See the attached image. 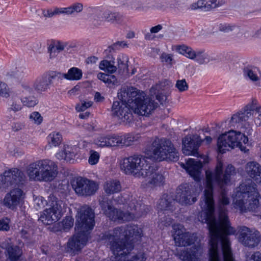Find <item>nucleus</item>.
Wrapping results in <instances>:
<instances>
[{"instance_id": "f257e3e1", "label": "nucleus", "mask_w": 261, "mask_h": 261, "mask_svg": "<svg viewBox=\"0 0 261 261\" xmlns=\"http://www.w3.org/2000/svg\"><path fill=\"white\" fill-rule=\"evenodd\" d=\"M206 188L200 201L198 219L207 225L210 233V261H228V204L226 187L227 169L218 161L214 173L206 171Z\"/></svg>"}, {"instance_id": "f03ea898", "label": "nucleus", "mask_w": 261, "mask_h": 261, "mask_svg": "<svg viewBox=\"0 0 261 261\" xmlns=\"http://www.w3.org/2000/svg\"><path fill=\"white\" fill-rule=\"evenodd\" d=\"M141 237L139 229L136 226H126L115 228L112 232H106L102 239L116 256L109 261H145L144 253L128 255L134 249V243Z\"/></svg>"}, {"instance_id": "7ed1b4c3", "label": "nucleus", "mask_w": 261, "mask_h": 261, "mask_svg": "<svg viewBox=\"0 0 261 261\" xmlns=\"http://www.w3.org/2000/svg\"><path fill=\"white\" fill-rule=\"evenodd\" d=\"M26 173L30 180L51 181L58 174V166L50 160H38L31 163L27 167Z\"/></svg>"}, {"instance_id": "20e7f679", "label": "nucleus", "mask_w": 261, "mask_h": 261, "mask_svg": "<svg viewBox=\"0 0 261 261\" xmlns=\"http://www.w3.org/2000/svg\"><path fill=\"white\" fill-rule=\"evenodd\" d=\"M36 204L39 208L44 207L46 204L48 208L44 210L39 218L45 225H51L58 221L62 217L64 203L58 199L54 195L51 194L46 201L42 197H38L35 199Z\"/></svg>"}, {"instance_id": "39448f33", "label": "nucleus", "mask_w": 261, "mask_h": 261, "mask_svg": "<svg viewBox=\"0 0 261 261\" xmlns=\"http://www.w3.org/2000/svg\"><path fill=\"white\" fill-rule=\"evenodd\" d=\"M148 160V158L145 156L135 154L124 159L121 168L127 174L145 178L150 176L153 171V166Z\"/></svg>"}, {"instance_id": "423d86ee", "label": "nucleus", "mask_w": 261, "mask_h": 261, "mask_svg": "<svg viewBox=\"0 0 261 261\" xmlns=\"http://www.w3.org/2000/svg\"><path fill=\"white\" fill-rule=\"evenodd\" d=\"M150 150L153 158L157 161L176 162L179 153L171 140L165 138H155L152 142Z\"/></svg>"}, {"instance_id": "0eeeda50", "label": "nucleus", "mask_w": 261, "mask_h": 261, "mask_svg": "<svg viewBox=\"0 0 261 261\" xmlns=\"http://www.w3.org/2000/svg\"><path fill=\"white\" fill-rule=\"evenodd\" d=\"M26 181L27 177L22 171L17 168H11L0 175V190L6 191L13 186L23 185Z\"/></svg>"}, {"instance_id": "6e6552de", "label": "nucleus", "mask_w": 261, "mask_h": 261, "mask_svg": "<svg viewBox=\"0 0 261 261\" xmlns=\"http://www.w3.org/2000/svg\"><path fill=\"white\" fill-rule=\"evenodd\" d=\"M94 211L88 205H84L78 211L75 229L76 231H85L89 233L95 225Z\"/></svg>"}, {"instance_id": "1a4fd4ad", "label": "nucleus", "mask_w": 261, "mask_h": 261, "mask_svg": "<svg viewBox=\"0 0 261 261\" xmlns=\"http://www.w3.org/2000/svg\"><path fill=\"white\" fill-rule=\"evenodd\" d=\"M71 184L76 194L83 196L94 195L99 187L98 184L95 181L82 177L73 179Z\"/></svg>"}, {"instance_id": "9d476101", "label": "nucleus", "mask_w": 261, "mask_h": 261, "mask_svg": "<svg viewBox=\"0 0 261 261\" xmlns=\"http://www.w3.org/2000/svg\"><path fill=\"white\" fill-rule=\"evenodd\" d=\"M158 106L157 102L151 97H147L143 92L135 99V102L132 106V109L135 114L142 116H148Z\"/></svg>"}, {"instance_id": "9b49d317", "label": "nucleus", "mask_w": 261, "mask_h": 261, "mask_svg": "<svg viewBox=\"0 0 261 261\" xmlns=\"http://www.w3.org/2000/svg\"><path fill=\"white\" fill-rule=\"evenodd\" d=\"M158 106L157 102L151 97H147L143 92L135 99V102L132 106V109L135 114L142 116H148Z\"/></svg>"}, {"instance_id": "f8f14e48", "label": "nucleus", "mask_w": 261, "mask_h": 261, "mask_svg": "<svg viewBox=\"0 0 261 261\" xmlns=\"http://www.w3.org/2000/svg\"><path fill=\"white\" fill-rule=\"evenodd\" d=\"M76 232L70 238L66 244V251L71 255L78 254L86 245L88 239L89 233L85 231Z\"/></svg>"}, {"instance_id": "ddd939ff", "label": "nucleus", "mask_w": 261, "mask_h": 261, "mask_svg": "<svg viewBox=\"0 0 261 261\" xmlns=\"http://www.w3.org/2000/svg\"><path fill=\"white\" fill-rule=\"evenodd\" d=\"M132 106L123 102L114 101L112 108L113 115L125 124L130 123L133 120Z\"/></svg>"}, {"instance_id": "4468645a", "label": "nucleus", "mask_w": 261, "mask_h": 261, "mask_svg": "<svg viewBox=\"0 0 261 261\" xmlns=\"http://www.w3.org/2000/svg\"><path fill=\"white\" fill-rule=\"evenodd\" d=\"M99 203L103 213L111 220L115 221L123 220L124 214L120 210H118L112 205V202L106 196H102L99 199Z\"/></svg>"}, {"instance_id": "2eb2a0df", "label": "nucleus", "mask_w": 261, "mask_h": 261, "mask_svg": "<svg viewBox=\"0 0 261 261\" xmlns=\"http://www.w3.org/2000/svg\"><path fill=\"white\" fill-rule=\"evenodd\" d=\"M175 199L182 205L192 204L197 200L192 186L188 184L181 185L178 187Z\"/></svg>"}, {"instance_id": "dca6fc26", "label": "nucleus", "mask_w": 261, "mask_h": 261, "mask_svg": "<svg viewBox=\"0 0 261 261\" xmlns=\"http://www.w3.org/2000/svg\"><path fill=\"white\" fill-rule=\"evenodd\" d=\"M127 210L129 213L128 218H125L123 220H128L135 217H140L145 215L149 211V208L144 204L139 202L137 198L132 196L126 202Z\"/></svg>"}, {"instance_id": "f3484780", "label": "nucleus", "mask_w": 261, "mask_h": 261, "mask_svg": "<svg viewBox=\"0 0 261 261\" xmlns=\"http://www.w3.org/2000/svg\"><path fill=\"white\" fill-rule=\"evenodd\" d=\"M202 140L197 135L186 136L182 139V152L186 155L198 156L197 149Z\"/></svg>"}, {"instance_id": "a211bd4d", "label": "nucleus", "mask_w": 261, "mask_h": 261, "mask_svg": "<svg viewBox=\"0 0 261 261\" xmlns=\"http://www.w3.org/2000/svg\"><path fill=\"white\" fill-rule=\"evenodd\" d=\"M239 239L245 246L253 248L260 242L258 231L252 232L247 227L243 226L240 229Z\"/></svg>"}, {"instance_id": "6ab92c4d", "label": "nucleus", "mask_w": 261, "mask_h": 261, "mask_svg": "<svg viewBox=\"0 0 261 261\" xmlns=\"http://www.w3.org/2000/svg\"><path fill=\"white\" fill-rule=\"evenodd\" d=\"M178 229L174 234V240L176 246L179 247L190 246L196 241L197 236L194 233L184 231L182 226H178Z\"/></svg>"}, {"instance_id": "aec40b11", "label": "nucleus", "mask_w": 261, "mask_h": 261, "mask_svg": "<svg viewBox=\"0 0 261 261\" xmlns=\"http://www.w3.org/2000/svg\"><path fill=\"white\" fill-rule=\"evenodd\" d=\"M25 194L19 188H15L7 193L3 200L4 204L11 210H14L24 198Z\"/></svg>"}, {"instance_id": "412c9836", "label": "nucleus", "mask_w": 261, "mask_h": 261, "mask_svg": "<svg viewBox=\"0 0 261 261\" xmlns=\"http://www.w3.org/2000/svg\"><path fill=\"white\" fill-rule=\"evenodd\" d=\"M141 93L133 87H123L118 92V97L120 102H123L129 105H133L135 99H137Z\"/></svg>"}, {"instance_id": "4be33fe9", "label": "nucleus", "mask_w": 261, "mask_h": 261, "mask_svg": "<svg viewBox=\"0 0 261 261\" xmlns=\"http://www.w3.org/2000/svg\"><path fill=\"white\" fill-rule=\"evenodd\" d=\"M202 253V249L200 245L192 246L188 249H185L178 253L179 258L182 261H200L199 257Z\"/></svg>"}, {"instance_id": "5701e85b", "label": "nucleus", "mask_w": 261, "mask_h": 261, "mask_svg": "<svg viewBox=\"0 0 261 261\" xmlns=\"http://www.w3.org/2000/svg\"><path fill=\"white\" fill-rule=\"evenodd\" d=\"M181 166L185 169L189 174L196 181L200 179L202 164L200 161H196L194 159H189L185 165L180 164Z\"/></svg>"}, {"instance_id": "b1692460", "label": "nucleus", "mask_w": 261, "mask_h": 261, "mask_svg": "<svg viewBox=\"0 0 261 261\" xmlns=\"http://www.w3.org/2000/svg\"><path fill=\"white\" fill-rule=\"evenodd\" d=\"M247 175L256 182L261 184V166L256 162L250 161L245 166Z\"/></svg>"}, {"instance_id": "393cba45", "label": "nucleus", "mask_w": 261, "mask_h": 261, "mask_svg": "<svg viewBox=\"0 0 261 261\" xmlns=\"http://www.w3.org/2000/svg\"><path fill=\"white\" fill-rule=\"evenodd\" d=\"M241 142L246 144L248 142V138L240 131L229 130V147L236 148Z\"/></svg>"}, {"instance_id": "a878e982", "label": "nucleus", "mask_w": 261, "mask_h": 261, "mask_svg": "<svg viewBox=\"0 0 261 261\" xmlns=\"http://www.w3.org/2000/svg\"><path fill=\"white\" fill-rule=\"evenodd\" d=\"M175 200L172 194H164L159 201L158 208L161 211H172Z\"/></svg>"}, {"instance_id": "bb28decb", "label": "nucleus", "mask_w": 261, "mask_h": 261, "mask_svg": "<svg viewBox=\"0 0 261 261\" xmlns=\"http://www.w3.org/2000/svg\"><path fill=\"white\" fill-rule=\"evenodd\" d=\"M250 114L244 113L243 110L239 111L233 114L229 120V127H238L243 122L247 121Z\"/></svg>"}, {"instance_id": "cd10ccee", "label": "nucleus", "mask_w": 261, "mask_h": 261, "mask_svg": "<svg viewBox=\"0 0 261 261\" xmlns=\"http://www.w3.org/2000/svg\"><path fill=\"white\" fill-rule=\"evenodd\" d=\"M9 261H24L22 250L17 246L8 244L6 247Z\"/></svg>"}, {"instance_id": "c85d7f7f", "label": "nucleus", "mask_w": 261, "mask_h": 261, "mask_svg": "<svg viewBox=\"0 0 261 261\" xmlns=\"http://www.w3.org/2000/svg\"><path fill=\"white\" fill-rule=\"evenodd\" d=\"M121 188L120 181L116 179L108 180L103 185V190L108 195L119 193L121 191Z\"/></svg>"}, {"instance_id": "c756f323", "label": "nucleus", "mask_w": 261, "mask_h": 261, "mask_svg": "<svg viewBox=\"0 0 261 261\" xmlns=\"http://www.w3.org/2000/svg\"><path fill=\"white\" fill-rule=\"evenodd\" d=\"M67 46V43L60 41L52 42L47 47L49 59L52 60L59 54Z\"/></svg>"}, {"instance_id": "7c9ffc66", "label": "nucleus", "mask_w": 261, "mask_h": 261, "mask_svg": "<svg viewBox=\"0 0 261 261\" xmlns=\"http://www.w3.org/2000/svg\"><path fill=\"white\" fill-rule=\"evenodd\" d=\"M163 86L161 83L156 84L150 89L151 96H155L156 99L163 105L167 100V96L165 94Z\"/></svg>"}, {"instance_id": "2f4dec72", "label": "nucleus", "mask_w": 261, "mask_h": 261, "mask_svg": "<svg viewBox=\"0 0 261 261\" xmlns=\"http://www.w3.org/2000/svg\"><path fill=\"white\" fill-rule=\"evenodd\" d=\"M106 21L113 24H121L124 22V15L119 12L107 11Z\"/></svg>"}, {"instance_id": "473e14b6", "label": "nucleus", "mask_w": 261, "mask_h": 261, "mask_svg": "<svg viewBox=\"0 0 261 261\" xmlns=\"http://www.w3.org/2000/svg\"><path fill=\"white\" fill-rule=\"evenodd\" d=\"M146 178H149L147 184L151 188L160 186L163 184L164 180V176L161 174L156 172L153 167L152 173Z\"/></svg>"}, {"instance_id": "72a5a7b5", "label": "nucleus", "mask_w": 261, "mask_h": 261, "mask_svg": "<svg viewBox=\"0 0 261 261\" xmlns=\"http://www.w3.org/2000/svg\"><path fill=\"white\" fill-rule=\"evenodd\" d=\"M62 77L70 81H77L82 79L83 72L81 69L76 67L69 69L67 73H63Z\"/></svg>"}, {"instance_id": "f704fd0d", "label": "nucleus", "mask_w": 261, "mask_h": 261, "mask_svg": "<svg viewBox=\"0 0 261 261\" xmlns=\"http://www.w3.org/2000/svg\"><path fill=\"white\" fill-rule=\"evenodd\" d=\"M228 136L227 133L225 132L221 135L217 141L218 151L219 153H224L228 150L227 147L228 146Z\"/></svg>"}, {"instance_id": "c9c22d12", "label": "nucleus", "mask_w": 261, "mask_h": 261, "mask_svg": "<svg viewBox=\"0 0 261 261\" xmlns=\"http://www.w3.org/2000/svg\"><path fill=\"white\" fill-rule=\"evenodd\" d=\"M259 71L257 67L247 66L244 69V74L245 76L248 77L252 82H257L259 81V77L258 75Z\"/></svg>"}, {"instance_id": "e433bc0d", "label": "nucleus", "mask_w": 261, "mask_h": 261, "mask_svg": "<svg viewBox=\"0 0 261 261\" xmlns=\"http://www.w3.org/2000/svg\"><path fill=\"white\" fill-rule=\"evenodd\" d=\"M71 148L68 145H64L63 150L57 153V158L60 160H64L67 162L73 159L74 153L70 150Z\"/></svg>"}, {"instance_id": "4c0bfd02", "label": "nucleus", "mask_w": 261, "mask_h": 261, "mask_svg": "<svg viewBox=\"0 0 261 261\" xmlns=\"http://www.w3.org/2000/svg\"><path fill=\"white\" fill-rule=\"evenodd\" d=\"M50 85L47 77L43 75L40 79L36 81L34 87L37 91L44 92L47 90Z\"/></svg>"}, {"instance_id": "58836bf2", "label": "nucleus", "mask_w": 261, "mask_h": 261, "mask_svg": "<svg viewBox=\"0 0 261 261\" xmlns=\"http://www.w3.org/2000/svg\"><path fill=\"white\" fill-rule=\"evenodd\" d=\"M261 110V106H260L256 99L252 98L250 102L247 103L243 109L244 113H248L250 114L249 118L252 115L251 112L252 111H255V113Z\"/></svg>"}, {"instance_id": "ea45409f", "label": "nucleus", "mask_w": 261, "mask_h": 261, "mask_svg": "<svg viewBox=\"0 0 261 261\" xmlns=\"http://www.w3.org/2000/svg\"><path fill=\"white\" fill-rule=\"evenodd\" d=\"M114 63L113 60H103L99 64V68L111 73H114L117 69V67L114 65Z\"/></svg>"}, {"instance_id": "a19ab883", "label": "nucleus", "mask_w": 261, "mask_h": 261, "mask_svg": "<svg viewBox=\"0 0 261 261\" xmlns=\"http://www.w3.org/2000/svg\"><path fill=\"white\" fill-rule=\"evenodd\" d=\"M23 108V105L20 101L15 98L12 97L7 108V111L11 113H17Z\"/></svg>"}, {"instance_id": "79ce46f5", "label": "nucleus", "mask_w": 261, "mask_h": 261, "mask_svg": "<svg viewBox=\"0 0 261 261\" xmlns=\"http://www.w3.org/2000/svg\"><path fill=\"white\" fill-rule=\"evenodd\" d=\"M48 146L53 148L61 144L62 138L59 133L50 134L48 136Z\"/></svg>"}, {"instance_id": "37998d69", "label": "nucleus", "mask_w": 261, "mask_h": 261, "mask_svg": "<svg viewBox=\"0 0 261 261\" xmlns=\"http://www.w3.org/2000/svg\"><path fill=\"white\" fill-rule=\"evenodd\" d=\"M21 102L23 106L28 107H33L38 103V99L34 96H23L21 98Z\"/></svg>"}, {"instance_id": "c03bdc74", "label": "nucleus", "mask_w": 261, "mask_h": 261, "mask_svg": "<svg viewBox=\"0 0 261 261\" xmlns=\"http://www.w3.org/2000/svg\"><path fill=\"white\" fill-rule=\"evenodd\" d=\"M121 136H109L108 147H122Z\"/></svg>"}, {"instance_id": "a18cd8bd", "label": "nucleus", "mask_w": 261, "mask_h": 261, "mask_svg": "<svg viewBox=\"0 0 261 261\" xmlns=\"http://www.w3.org/2000/svg\"><path fill=\"white\" fill-rule=\"evenodd\" d=\"M207 3V11H211L217 7H220L225 3L224 0H206Z\"/></svg>"}, {"instance_id": "49530a36", "label": "nucleus", "mask_w": 261, "mask_h": 261, "mask_svg": "<svg viewBox=\"0 0 261 261\" xmlns=\"http://www.w3.org/2000/svg\"><path fill=\"white\" fill-rule=\"evenodd\" d=\"M121 138H122V147L130 146L137 140L134 136L130 134H127L124 136H121Z\"/></svg>"}, {"instance_id": "de8ad7c7", "label": "nucleus", "mask_w": 261, "mask_h": 261, "mask_svg": "<svg viewBox=\"0 0 261 261\" xmlns=\"http://www.w3.org/2000/svg\"><path fill=\"white\" fill-rule=\"evenodd\" d=\"M83 10V5L80 3H76L67 7V15H72L75 12L80 13Z\"/></svg>"}, {"instance_id": "09e8293b", "label": "nucleus", "mask_w": 261, "mask_h": 261, "mask_svg": "<svg viewBox=\"0 0 261 261\" xmlns=\"http://www.w3.org/2000/svg\"><path fill=\"white\" fill-rule=\"evenodd\" d=\"M63 229L67 231L71 228L74 223V219L71 216H66L62 222Z\"/></svg>"}, {"instance_id": "8fccbe9b", "label": "nucleus", "mask_w": 261, "mask_h": 261, "mask_svg": "<svg viewBox=\"0 0 261 261\" xmlns=\"http://www.w3.org/2000/svg\"><path fill=\"white\" fill-rule=\"evenodd\" d=\"M10 95V89L8 85L6 83L0 81V96L8 98Z\"/></svg>"}, {"instance_id": "3c124183", "label": "nucleus", "mask_w": 261, "mask_h": 261, "mask_svg": "<svg viewBox=\"0 0 261 261\" xmlns=\"http://www.w3.org/2000/svg\"><path fill=\"white\" fill-rule=\"evenodd\" d=\"M195 59L196 61L200 64H203L208 61L207 56L204 54L202 51H198L196 52L195 56Z\"/></svg>"}, {"instance_id": "603ef678", "label": "nucleus", "mask_w": 261, "mask_h": 261, "mask_svg": "<svg viewBox=\"0 0 261 261\" xmlns=\"http://www.w3.org/2000/svg\"><path fill=\"white\" fill-rule=\"evenodd\" d=\"M175 87L180 92L186 91L188 89L189 86L185 79L178 80L176 81Z\"/></svg>"}, {"instance_id": "864d4df0", "label": "nucleus", "mask_w": 261, "mask_h": 261, "mask_svg": "<svg viewBox=\"0 0 261 261\" xmlns=\"http://www.w3.org/2000/svg\"><path fill=\"white\" fill-rule=\"evenodd\" d=\"M107 11H100L98 12L95 16L94 21L98 24L107 20Z\"/></svg>"}, {"instance_id": "5fc2aeb1", "label": "nucleus", "mask_w": 261, "mask_h": 261, "mask_svg": "<svg viewBox=\"0 0 261 261\" xmlns=\"http://www.w3.org/2000/svg\"><path fill=\"white\" fill-rule=\"evenodd\" d=\"M19 89L24 94L31 93L33 92V89L26 82H20L18 86Z\"/></svg>"}, {"instance_id": "6e6d98bb", "label": "nucleus", "mask_w": 261, "mask_h": 261, "mask_svg": "<svg viewBox=\"0 0 261 261\" xmlns=\"http://www.w3.org/2000/svg\"><path fill=\"white\" fill-rule=\"evenodd\" d=\"M95 141L98 146L108 147L109 136L98 137Z\"/></svg>"}, {"instance_id": "4d7b16f0", "label": "nucleus", "mask_w": 261, "mask_h": 261, "mask_svg": "<svg viewBox=\"0 0 261 261\" xmlns=\"http://www.w3.org/2000/svg\"><path fill=\"white\" fill-rule=\"evenodd\" d=\"M90 154L88 160L89 164L91 165L96 164L99 159V153L96 151L91 150L90 151Z\"/></svg>"}, {"instance_id": "13d9d810", "label": "nucleus", "mask_w": 261, "mask_h": 261, "mask_svg": "<svg viewBox=\"0 0 261 261\" xmlns=\"http://www.w3.org/2000/svg\"><path fill=\"white\" fill-rule=\"evenodd\" d=\"M30 119L33 120L34 123L38 125L40 124L43 120L42 117L38 112H33L30 116Z\"/></svg>"}, {"instance_id": "bf43d9fd", "label": "nucleus", "mask_w": 261, "mask_h": 261, "mask_svg": "<svg viewBox=\"0 0 261 261\" xmlns=\"http://www.w3.org/2000/svg\"><path fill=\"white\" fill-rule=\"evenodd\" d=\"M10 220L9 219L6 218L0 220V230L8 231L10 229L9 224Z\"/></svg>"}, {"instance_id": "052dcab7", "label": "nucleus", "mask_w": 261, "mask_h": 261, "mask_svg": "<svg viewBox=\"0 0 261 261\" xmlns=\"http://www.w3.org/2000/svg\"><path fill=\"white\" fill-rule=\"evenodd\" d=\"M118 62V68L122 71V72H128V66L127 65L124 63V57H122V58L120 57L118 58L117 59Z\"/></svg>"}, {"instance_id": "680f3d73", "label": "nucleus", "mask_w": 261, "mask_h": 261, "mask_svg": "<svg viewBox=\"0 0 261 261\" xmlns=\"http://www.w3.org/2000/svg\"><path fill=\"white\" fill-rule=\"evenodd\" d=\"M92 105V102L91 101H89L87 102L83 101L82 102L81 104H79L76 105L75 109L79 111H84L86 110L87 108L90 107Z\"/></svg>"}, {"instance_id": "e2e57ef3", "label": "nucleus", "mask_w": 261, "mask_h": 261, "mask_svg": "<svg viewBox=\"0 0 261 261\" xmlns=\"http://www.w3.org/2000/svg\"><path fill=\"white\" fill-rule=\"evenodd\" d=\"M108 85L109 87H112L114 86L118 85V82L116 76L114 75H109L108 80H106L105 83Z\"/></svg>"}, {"instance_id": "0e129e2a", "label": "nucleus", "mask_w": 261, "mask_h": 261, "mask_svg": "<svg viewBox=\"0 0 261 261\" xmlns=\"http://www.w3.org/2000/svg\"><path fill=\"white\" fill-rule=\"evenodd\" d=\"M246 261H261V253L258 252H255L250 256L246 255Z\"/></svg>"}, {"instance_id": "69168bd1", "label": "nucleus", "mask_w": 261, "mask_h": 261, "mask_svg": "<svg viewBox=\"0 0 261 261\" xmlns=\"http://www.w3.org/2000/svg\"><path fill=\"white\" fill-rule=\"evenodd\" d=\"M253 121V124L252 123V124L254 125L255 127L261 126V110L259 111L258 110V112L255 113Z\"/></svg>"}, {"instance_id": "338daca9", "label": "nucleus", "mask_w": 261, "mask_h": 261, "mask_svg": "<svg viewBox=\"0 0 261 261\" xmlns=\"http://www.w3.org/2000/svg\"><path fill=\"white\" fill-rule=\"evenodd\" d=\"M161 59L162 62H166L170 67L172 66L173 59L171 55L163 53L161 56Z\"/></svg>"}, {"instance_id": "774afa93", "label": "nucleus", "mask_w": 261, "mask_h": 261, "mask_svg": "<svg viewBox=\"0 0 261 261\" xmlns=\"http://www.w3.org/2000/svg\"><path fill=\"white\" fill-rule=\"evenodd\" d=\"M61 74H62L60 72L51 71L43 75L47 77V80L48 81L49 83L51 85L52 84V80L57 77L58 75Z\"/></svg>"}]
</instances>
